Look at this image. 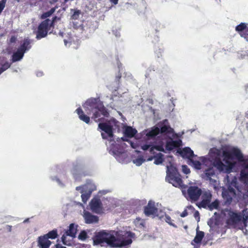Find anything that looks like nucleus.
<instances>
[{"label":"nucleus","instance_id":"1","mask_svg":"<svg viewBox=\"0 0 248 248\" xmlns=\"http://www.w3.org/2000/svg\"><path fill=\"white\" fill-rule=\"evenodd\" d=\"M248 218H210L207 222L210 230L224 228L243 230L247 226Z\"/></svg>","mask_w":248,"mask_h":248},{"label":"nucleus","instance_id":"2","mask_svg":"<svg viewBox=\"0 0 248 248\" xmlns=\"http://www.w3.org/2000/svg\"><path fill=\"white\" fill-rule=\"evenodd\" d=\"M83 107L88 115L93 113L92 118L95 122L103 121L104 118H100L101 115L107 118L109 116L108 110L104 106L103 103L96 98L88 99Z\"/></svg>","mask_w":248,"mask_h":248},{"label":"nucleus","instance_id":"3","mask_svg":"<svg viewBox=\"0 0 248 248\" xmlns=\"http://www.w3.org/2000/svg\"><path fill=\"white\" fill-rule=\"evenodd\" d=\"M126 237L115 231L108 230L107 246L110 248H123L132 243V238L135 237V233L131 231L125 232Z\"/></svg>","mask_w":248,"mask_h":248},{"label":"nucleus","instance_id":"4","mask_svg":"<svg viewBox=\"0 0 248 248\" xmlns=\"http://www.w3.org/2000/svg\"><path fill=\"white\" fill-rule=\"evenodd\" d=\"M224 160H231L236 158L241 162V170L240 171V180L244 183L248 182V156L244 158L241 151L236 148H233L230 151L224 150L222 152Z\"/></svg>","mask_w":248,"mask_h":248},{"label":"nucleus","instance_id":"5","mask_svg":"<svg viewBox=\"0 0 248 248\" xmlns=\"http://www.w3.org/2000/svg\"><path fill=\"white\" fill-rule=\"evenodd\" d=\"M166 180L175 187H182L183 186V181L181 175L177 169L171 165L167 166Z\"/></svg>","mask_w":248,"mask_h":248},{"label":"nucleus","instance_id":"6","mask_svg":"<svg viewBox=\"0 0 248 248\" xmlns=\"http://www.w3.org/2000/svg\"><path fill=\"white\" fill-rule=\"evenodd\" d=\"M49 22V19L46 18L38 25L35 31L36 38L37 40L45 38L47 35L48 31L51 29V27L48 24Z\"/></svg>","mask_w":248,"mask_h":248},{"label":"nucleus","instance_id":"7","mask_svg":"<svg viewBox=\"0 0 248 248\" xmlns=\"http://www.w3.org/2000/svg\"><path fill=\"white\" fill-rule=\"evenodd\" d=\"M158 211L159 209L157 207L156 204L152 200H150L147 204L143 207V213L147 217L156 216L159 217ZM160 217H163V215H162Z\"/></svg>","mask_w":248,"mask_h":248},{"label":"nucleus","instance_id":"8","mask_svg":"<svg viewBox=\"0 0 248 248\" xmlns=\"http://www.w3.org/2000/svg\"><path fill=\"white\" fill-rule=\"evenodd\" d=\"M98 128L100 129L104 133H101L102 139L107 140L108 137L110 139L113 138V126L109 123H100L98 124Z\"/></svg>","mask_w":248,"mask_h":248},{"label":"nucleus","instance_id":"9","mask_svg":"<svg viewBox=\"0 0 248 248\" xmlns=\"http://www.w3.org/2000/svg\"><path fill=\"white\" fill-rule=\"evenodd\" d=\"M202 189L197 186H190L188 187L186 196L187 199L196 202L197 201L202 195Z\"/></svg>","mask_w":248,"mask_h":248},{"label":"nucleus","instance_id":"10","mask_svg":"<svg viewBox=\"0 0 248 248\" xmlns=\"http://www.w3.org/2000/svg\"><path fill=\"white\" fill-rule=\"evenodd\" d=\"M108 230H102L95 232L93 237V245H100L107 243Z\"/></svg>","mask_w":248,"mask_h":248},{"label":"nucleus","instance_id":"11","mask_svg":"<svg viewBox=\"0 0 248 248\" xmlns=\"http://www.w3.org/2000/svg\"><path fill=\"white\" fill-rule=\"evenodd\" d=\"M222 195L225 201V203L230 204L232 202L233 198L236 196V191L232 185H230L227 189H225L222 191Z\"/></svg>","mask_w":248,"mask_h":248},{"label":"nucleus","instance_id":"12","mask_svg":"<svg viewBox=\"0 0 248 248\" xmlns=\"http://www.w3.org/2000/svg\"><path fill=\"white\" fill-rule=\"evenodd\" d=\"M202 201L199 203L198 206L199 207L206 208L208 206V204L211 202L212 195L211 192L209 190H206L203 192L202 191Z\"/></svg>","mask_w":248,"mask_h":248},{"label":"nucleus","instance_id":"13","mask_svg":"<svg viewBox=\"0 0 248 248\" xmlns=\"http://www.w3.org/2000/svg\"><path fill=\"white\" fill-rule=\"evenodd\" d=\"M90 206L93 212L99 214L103 212L102 203L99 198H93L90 202Z\"/></svg>","mask_w":248,"mask_h":248},{"label":"nucleus","instance_id":"14","mask_svg":"<svg viewBox=\"0 0 248 248\" xmlns=\"http://www.w3.org/2000/svg\"><path fill=\"white\" fill-rule=\"evenodd\" d=\"M199 227L198 226L196 228V236L191 243V244L193 246L194 248H200L202 240L204 237V232L199 231Z\"/></svg>","mask_w":248,"mask_h":248},{"label":"nucleus","instance_id":"15","mask_svg":"<svg viewBox=\"0 0 248 248\" xmlns=\"http://www.w3.org/2000/svg\"><path fill=\"white\" fill-rule=\"evenodd\" d=\"M235 31H237L241 37L248 41V27L245 23H241L235 27Z\"/></svg>","mask_w":248,"mask_h":248},{"label":"nucleus","instance_id":"16","mask_svg":"<svg viewBox=\"0 0 248 248\" xmlns=\"http://www.w3.org/2000/svg\"><path fill=\"white\" fill-rule=\"evenodd\" d=\"M177 152L183 158H187L189 160L195 156L193 151L188 147H185L182 150L179 149Z\"/></svg>","mask_w":248,"mask_h":248},{"label":"nucleus","instance_id":"17","mask_svg":"<svg viewBox=\"0 0 248 248\" xmlns=\"http://www.w3.org/2000/svg\"><path fill=\"white\" fill-rule=\"evenodd\" d=\"M181 144V140H173L172 139L170 138V140L167 141L165 148L168 151H171L176 148L179 147Z\"/></svg>","mask_w":248,"mask_h":248},{"label":"nucleus","instance_id":"18","mask_svg":"<svg viewBox=\"0 0 248 248\" xmlns=\"http://www.w3.org/2000/svg\"><path fill=\"white\" fill-rule=\"evenodd\" d=\"M38 246L40 248H49L51 242L47 239L44 235L40 236L38 238Z\"/></svg>","mask_w":248,"mask_h":248},{"label":"nucleus","instance_id":"19","mask_svg":"<svg viewBox=\"0 0 248 248\" xmlns=\"http://www.w3.org/2000/svg\"><path fill=\"white\" fill-rule=\"evenodd\" d=\"M78 227V225H76L75 223H71L69 226V229L67 230L65 233L67 236L72 237V238H75L76 237V234L77 233V228Z\"/></svg>","mask_w":248,"mask_h":248},{"label":"nucleus","instance_id":"20","mask_svg":"<svg viewBox=\"0 0 248 248\" xmlns=\"http://www.w3.org/2000/svg\"><path fill=\"white\" fill-rule=\"evenodd\" d=\"M31 47V41L29 38H24L18 48L22 50L24 52L29 50Z\"/></svg>","mask_w":248,"mask_h":248},{"label":"nucleus","instance_id":"21","mask_svg":"<svg viewBox=\"0 0 248 248\" xmlns=\"http://www.w3.org/2000/svg\"><path fill=\"white\" fill-rule=\"evenodd\" d=\"M76 112L78 115L79 119L86 124H89L90 122V118L87 115H85L83 110L80 108H78L76 109Z\"/></svg>","mask_w":248,"mask_h":248},{"label":"nucleus","instance_id":"22","mask_svg":"<svg viewBox=\"0 0 248 248\" xmlns=\"http://www.w3.org/2000/svg\"><path fill=\"white\" fill-rule=\"evenodd\" d=\"M25 52L19 48L13 53L12 56V60L13 62H16L21 60L24 55Z\"/></svg>","mask_w":248,"mask_h":248},{"label":"nucleus","instance_id":"23","mask_svg":"<svg viewBox=\"0 0 248 248\" xmlns=\"http://www.w3.org/2000/svg\"><path fill=\"white\" fill-rule=\"evenodd\" d=\"M213 166L219 171H223L227 166L223 164L219 158H216L213 162Z\"/></svg>","mask_w":248,"mask_h":248},{"label":"nucleus","instance_id":"24","mask_svg":"<svg viewBox=\"0 0 248 248\" xmlns=\"http://www.w3.org/2000/svg\"><path fill=\"white\" fill-rule=\"evenodd\" d=\"M137 133V130L131 126H127L124 131L125 136L128 138L133 137Z\"/></svg>","mask_w":248,"mask_h":248},{"label":"nucleus","instance_id":"25","mask_svg":"<svg viewBox=\"0 0 248 248\" xmlns=\"http://www.w3.org/2000/svg\"><path fill=\"white\" fill-rule=\"evenodd\" d=\"M160 133V129L157 127H155L152 128L151 130L146 133V136L149 139L154 138Z\"/></svg>","mask_w":248,"mask_h":248},{"label":"nucleus","instance_id":"26","mask_svg":"<svg viewBox=\"0 0 248 248\" xmlns=\"http://www.w3.org/2000/svg\"><path fill=\"white\" fill-rule=\"evenodd\" d=\"M219 206V202L218 200H216L214 202L211 203L209 202V203L208 204V206L205 209H209L210 211H212L214 209H218Z\"/></svg>","mask_w":248,"mask_h":248},{"label":"nucleus","instance_id":"27","mask_svg":"<svg viewBox=\"0 0 248 248\" xmlns=\"http://www.w3.org/2000/svg\"><path fill=\"white\" fill-rule=\"evenodd\" d=\"M47 239H54L58 236L57 229H53L49 231L47 233L44 235Z\"/></svg>","mask_w":248,"mask_h":248},{"label":"nucleus","instance_id":"28","mask_svg":"<svg viewBox=\"0 0 248 248\" xmlns=\"http://www.w3.org/2000/svg\"><path fill=\"white\" fill-rule=\"evenodd\" d=\"M163 156L164 155L160 153L156 154L154 156V158L155 159L154 163L156 165H159L162 163L164 160Z\"/></svg>","mask_w":248,"mask_h":248},{"label":"nucleus","instance_id":"29","mask_svg":"<svg viewBox=\"0 0 248 248\" xmlns=\"http://www.w3.org/2000/svg\"><path fill=\"white\" fill-rule=\"evenodd\" d=\"M11 63L7 61L4 63H0V75L10 67Z\"/></svg>","mask_w":248,"mask_h":248},{"label":"nucleus","instance_id":"30","mask_svg":"<svg viewBox=\"0 0 248 248\" xmlns=\"http://www.w3.org/2000/svg\"><path fill=\"white\" fill-rule=\"evenodd\" d=\"M215 174V171L213 168H209L205 170V175L207 180H211V177Z\"/></svg>","mask_w":248,"mask_h":248},{"label":"nucleus","instance_id":"31","mask_svg":"<svg viewBox=\"0 0 248 248\" xmlns=\"http://www.w3.org/2000/svg\"><path fill=\"white\" fill-rule=\"evenodd\" d=\"M155 150H156L158 151H161L165 152V150L164 148L162 145H152V146L150 148V152L151 154H155V152L154 151Z\"/></svg>","mask_w":248,"mask_h":248},{"label":"nucleus","instance_id":"32","mask_svg":"<svg viewBox=\"0 0 248 248\" xmlns=\"http://www.w3.org/2000/svg\"><path fill=\"white\" fill-rule=\"evenodd\" d=\"M56 8H52L50 10L48 11H47L46 12L44 13L41 15V18L42 19H45L48 17H49L50 16H51L55 11Z\"/></svg>","mask_w":248,"mask_h":248},{"label":"nucleus","instance_id":"33","mask_svg":"<svg viewBox=\"0 0 248 248\" xmlns=\"http://www.w3.org/2000/svg\"><path fill=\"white\" fill-rule=\"evenodd\" d=\"M88 238V233L85 230L81 231L78 235V239L82 241H85Z\"/></svg>","mask_w":248,"mask_h":248},{"label":"nucleus","instance_id":"34","mask_svg":"<svg viewBox=\"0 0 248 248\" xmlns=\"http://www.w3.org/2000/svg\"><path fill=\"white\" fill-rule=\"evenodd\" d=\"M193 165L194 167L200 170L201 169L202 163L200 161L198 160H194L193 158L189 160Z\"/></svg>","mask_w":248,"mask_h":248},{"label":"nucleus","instance_id":"35","mask_svg":"<svg viewBox=\"0 0 248 248\" xmlns=\"http://www.w3.org/2000/svg\"><path fill=\"white\" fill-rule=\"evenodd\" d=\"M85 222L87 224L96 223L99 221V218H84Z\"/></svg>","mask_w":248,"mask_h":248},{"label":"nucleus","instance_id":"36","mask_svg":"<svg viewBox=\"0 0 248 248\" xmlns=\"http://www.w3.org/2000/svg\"><path fill=\"white\" fill-rule=\"evenodd\" d=\"M80 14H81V11L80 10H75L74 12L71 16V18L73 20L78 19Z\"/></svg>","mask_w":248,"mask_h":248},{"label":"nucleus","instance_id":"37","mask_svg":"<svg viewBox=\"0 0 248 248\" xmlns=\"http://www.w3.org/2000/svg\"><path fill=\"white\" fill-rule=\"evenodd\" d=\"M160 129V132L161 133H170L169 129H171V128L169 126L163 125Z\"/></svg>","mask_w":248,"mask_h":248},{"label":"nucleus","instance_id":"38","mask_svg":"<svg viewBox=\"0 0 248 248\" xmlns=\"http://www.w3.org/2000/svg\"><path fill=\"white\" fill-rule=\"evenodd\" d=\"M90 195H91L90 193H85L82 194V195H81L82 201L84 203H85L87 202V201L88 200V199L90 197Z\"/></svg>","mask_w":248,"mask_h":248},{"label":"nucleus","instance_id":"39","mask_svg":"<svg viewBox=\"0 0 248 248\" xmlns=\"http://www.w3.org/2000/svg\"><path fill=\"white\" fill-rule=\"evenodd\" d=\"M66 236H67L66 235L63 234L62 235V236L61 237V241L64 245H66V246H71V243L69 242H68L66 240Z\"/></svg>","mask_w":248,"mask_h":248},{"label":"nucleus","instance_id":"40","mask_svg":"<svg viewBox=\"0 0 248 248\" xmlns=\"http://www.w3.org/2000/svg\"><path fill=\"white\" fill-rule=\"evenodd\" d=\"M145 161V160L142 157H139L136 158V159L133 160L134 163H135L137 166L141 165Z\"/></svg>","mask_w":248,"mask_h":248},{"label":"nucleus","instance_id":"41","mask_svg":"<svg viewBox=\"0 0 248 248\" xmlns=\"http://www.w3.org/2000/svg\"><path fill=\"white\" fill-rule=\"evenodd\" d=\"M188 210L190 211L191 214H193L194 217H199L200 215L199 212L198 211L195 210L194 208L191 206H189L188 208Z\"/></svg>","mask_w":248,"mask_h":248},{"label":"nucleus","instance_id":"42","mask_svg":"<svg viewBox=\"0 0 248 248\" xmlns=\"http://www.w3.org/2000/svg\"><path fill=\"white\" fill-rule=\"evenodd\" d=\"M229 214L230 217H248V216H241L240 215H238L237 213L232 212L231 211H229Z\"/></svg>","mask_w":248,"mask_h":248},{"label":"nucleus","instance_id":"43","mask_svg":"<svg viewBox=\"0 0 248 248\" xmlns=\"http://www.w3.org/2000/svg\"><path fill=\"white\" fill-rule=\"evenodd\" d=\"M165 221L168 223L169 224H170V226H173L175 228H177V226L172 222V220L171 219V218H164Z\"/></svg>","mask_w":248,"mask_h":248},{"label":"nucleus","instance_id":"44","mask_svg":"<svg viewBox=\"0 0 248 248\" xmlns=\"http://www.w3.org/2000/svg\"><path fill=\"white\" fill-rule=\"evenodd\" d=\"M122 77V74L120 71H119L117 75L115 77V81L117 83V84H119L120 82V79Z\"/></svg>","mask_w":248,"mask_h":248},{"label":"nucleus","instance_id":"45","mask_svg":"<svg viewBox=\"0 0 248 248\" xmlns=\"http://www.w3.org/2000/svg\"><path fill=\"white\" fill-rule=\"evenodd\" d=\"M6 2V0H1L0 1V14L2 12L3 10L4 9L5 4Z\"/></svg>","mask_w":248,"mask_h":248},{"label":"nucleus","instance_id":"46","mask_svg":"<svg viewBox=\"0 0 248 248\" xmlns=\"http://www.w3.org/2000/svg\"><path fill=\"white\" fill-rule=\"evenodd\" d=\"M189 207H187V209L185 210L181 215V217H185L187 216L191 215L190 211L188 210Z\"/></svg>","mask_w":248,"mask_h":248},{"label":"nucleus","instance_id":"47","mask_svg":"<svg viewBox=\"0 0 248 248\" xmlns=\"http://www.w3.org/2000/svg\"><path fill=\"white\" fill-rule=\"evenodd\" d=\"M57 19V17L56 16H55L53 17L52 19L51 20L49 19V22H48V24H49V26L51 27V28H53L54 26V22Z\"/></svg>","mask_w":248,"mask_h":248},{"label":"nucleus","instance_id":"48","mask_svg":"<svg viewBox=\"0 0 248 248\" xmlns=\"http://www.w3.org/2000/svg\"><path fill=\"white\" fill-rule=\"evenodd\" d=\"M152 146V145L151 144H144L143 145L141 146V148L144 150V151H146V150H147L148 149H150V148ZM150 150H149L150 151Z\"/></svg>","mask_w":248,"mask_h":248},{"label":"nucleus","instance_id":"49","mask_svg":"<svg viewBox=\"0 0 248 248\" xmlns=\"http://www.w3.org/2000/svg\"><path fill=\"white\" fill-rule=\"evenodd\" d=\"M183 170L184 172L186 174L189 173L190 172V170L187 168V167L186 165L183 166Z\"/></svg>","mask_w":248,"mask_h":248},{"label":"nucleus","instance_id":"50","mask_svg":"<svg viewBox=\"0 0 248 248\" xmlns=\"http://www.w3.org/2000/svg\"><path fill=\"white\" fill-rule=\"evenodd\" d=\"M17 40L16 37L15 36H12L9 40L10 43H14Z\"/></svg>","mask_w":248,"mask_h":248},{"label":"nucleus","instance_id":"51","mask_svg":"<svg viewBox=\"0 0 248 248\" xmlns=\"http://www.w3.org/2000/svg\"><path fill=\"white\" fill-rule=\"evenodd\" d=\"M200 160L204 164L208 161V160L205 157H201Z\"/></svg>","mask_w":248,"mask_h":248},{"label":"nucleus","instance_id":"52","mask_svg":"<svg viewBox=\"0 0 248 248\" xmlns=\"http://www.w3.org/2000/svg\"><path fill=\"white\" fill-rule=\"evenodd\" d=\"M55 248H67L66 247L62 246L61 244H56L55 245Z\"/></svg>","mask_w":248,"mask_h":248},{"label":"nucleus","instance_id":"53","mask_svg":"<svg viewBox=\"0 0 248 248\" xmlns=\"http://www.w3.org/2000/svg\"><path fill=\"white\" fill-rule=\"evenodd\" d=\"M162 50L159 49L157 52H156V54H157V56L158 58L160 57V56H161V53H162Z\"/></svg>","mask_w":248,"mask_h":248},{"label":"nucleus","instance_id":"54","mask_svg":"<svg viewBox=\"0 0 248 248\" xmlns=\"http://www.w3.org/2000/svg\"><path fill=\"white\" fill-rule=\"evenodd\" d=\"M6 229H7V230L9 232H10L11 231V230H12V227L11 226H9V225H7L6 226Z\"/></svg>","mask_w":248,"mask_h":248},{"label":"nucleus","instance_id":"55","mask_svg":"<svg viewBox=\"0 0 248 248\" xmlns=\"http://www.w3.org/2000/svg\"><path fill=\"white\" fill-rule=\"evenodd\" d=\"M110 1L114 4H117L118 3V0H110Z\"/></svg>","mask_w":248,"mask_h":248},{"label":"nucleus","instance_id":"56","mask_svg":"<svg viewBox=\"0 0 248 248\" xmlns=\"http://www.w3.org/2000/svg\"><path fill=\"white\" fill-rule=\"evenodd\" d=\"M85 217H97L95 216H94V215H92L91 214L89 213L88 215H87Z\"/></svg>","mask_w":248,"mask_h":248},{"label":"nucleus","instance_id":"57","mask_svg":"<svg viewBox=\"0 0 248 248\" xmlns=\"http://www.w3.org/2000/svg\"><path fill=\"white\" fill-rule=\"evenodd\" d=\"M30 218H27L25 220H24L23 223H26L29 222Z\"/></svg>","mask_w":248,"mask_h":248},{"label":"nucleus","instance_id":"58","mask_svg":"<svg viewBox=\"0 0 248 248\" xmlns=\"http://www.w3.org/2000/svg\"><path fill=\"white\" fill-rule=\"evenodd\" d=\"M81 188H82L81 186H77L76 189L77 190H79Z\"/></svg>","mask_w":248,"mask_h":248},{"label":"nucleus","instance_id":"59","mask_svg":"<svg viewBox=\"0 0 248 248\" xmlns=\"http://www.w3.org/2000/svg\"><path fill=\"white\" fill-rule=\"evenodd\" d=\"M153 158H154V156H153H153H151V157H149V158H148V160L151 161V160H152Z\"/></svg>","mask_w":248,"mask_h":248},{"label":"nucleus","instance_id":"60","mask_svg":"<svg viewBox=\"0 0 248 248\" xmlns=\"http://www.w3.org/2000/svg\"><path fill=\"white\" fill-rule=\"evenodd\" d=\"M196 220H197L198 222L200 221V218H196Z\"/></svg>","mask_w":248,"mask_h":248},{"label":"nucleus","instance_id":"61","mask_svg":"<svg viewBox=\"0 0 248 248\" xmlns=\"http://www.w3.org/2000/svg\"><path fill=\"white\" fill-rule=\"evenodd\" d=\"M140 225H141V226H144V223H143V222H141V223H140Z\"/></svg>","mask_w":248,"mask_h":248},{"label":"nucleus","instance_id":"62","mask_svg":"<svg viewBox=\"0 0 248 248\" xmlns=\"http://www.w3.org/2000/svg\"><path fill=\"white\" fill-rule=\"evenodd\" d=\"M207 244V242L203 243V246H205Z\"/></svg>","mask_w":248,"mask_h":248},{"label":"nucleus","instance_id":"63","mask_svg":"<svg viewBox=\"0 0 248 248\" xmlns=\"http://www.w3.org/2000/svg\"><path fill=\"white\" fill-rule=\"evenodd\" d=\"M131 146L132 147V148H135V147H134L133 145V143H131Z\"/></svg>","mask_w":248,"mask_h":248},{"label":"nucleus","instance_id":"64","mask_svg":"<svg viewBox=\"0 0 248 248\" xmlns=\"http://www.w3.org/2000/svg\"><path fill=\"white\" fill-rule=\"evenodd\" d=\"M184 228H185V229H187V226H184Z\"/></svg>","mask_w":248,"mask_h":248}]
</instances>
